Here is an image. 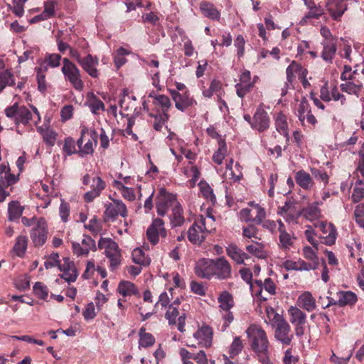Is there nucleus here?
Returning a JSON list of instances; mask_svg holds the SVG:
<instances>
[{
  "mask_svg": "<svg viewBox=\"0 0 364 364\" xmlns=\"http://www.w3.org/2000/svg\"><path fill=\"white\" fill-rule=\"evenodd\" d=\"M228 153V147L225 142V140H220L218 141V149L214 152L212 160L214 163L217 164L218 165H220L223 164V160L225 159V156H227Z\"/></svg>",
  "mask_w": 364,
  "mask_h": 364,
  "instance_id": "c9c22d12",
  "label": "nucleus"
},
{
  "mask_svg": "<svg viewBox=\"0 0 364 364\" xmlns=\"http://www.w3.org/2000/svg\"><path fill=\"white\" fill-rule=\"evenodd\" d=\"M155 343L154 336L147 333L144 328H141L139 331V348H149Z\"/></svg>",
  "mask_w": 364,
  "mask_h": 364,
  "instance_id": "72a5a7b5",
  "label": "nucleus"
},
{
  "mask_svg": "<svg viewBox=\"0 0 364 364\" xmlns=\"http://www.w3.org/2000/svg\"><path fill=\"white\" fill-rule=\"evenodd\" d=\"M296 183L304 190H311L314 186L311 176L304 170H300L295 173Z\"/></svg>",
  "mask_w": 364,
  "mask_h": 364,
  "instance_id": "bb28decb",
  "label": "nucleus"
},
{
  "mask_svg": "<svg viewBox=\"0 0 364 364\" xmlns=\"http://www.w3.org/2000/svg\"><path fill=\"white\" fill-rule=\"evenodd\" d=\"M275 127L277 131L281 134L284 135L286 138L287 142L289 140L288 123L287 116L282 113L279 112L275 118Z\"/></svg>",
  "mask_w": 364,
  "mask_h": 364,
  "instance_id": "c756f323",
  "label": "nucleus"
},
{
  "mask_svg": "<svg viewBox=\"0 0 364 364\" xmlns=\"http://www.w3.org/2000/svg\"><path fill=\"white\" fill-rule=\"evenodd\" d=\"M353 213L356 223L360 227L364 228V203L356 205Z\"/></svg>",
  "mask_w": 364,
  "mask_h": 364,
  "instance_id": "052dcab7",
  "label": "nucleus"
},
{
  "mask_svg": "<svg viewBox=\"0 0 364 364\" xmlns=\"http://www.w3.org/2000/svg\"><path fill=\"white\" fill-rule=\"evenodd\" d=\"M323 14V10L321 6L309 9V11L301 18L300 24L304 26L307 24L310 18L318 19Z\"/></svg>",
  "mask_w": 364,
  "mask_h": 364,
  "instance_id": "09e8293b",
  "label": "nucleus"
},
{
  "mask_svg": "<svg viewBox=\"0 0 364 364\" xmlns=\"http://www.w3.org/2000/svg\"><path fill=\"white\" fill-rule=\"evenodd\" d=\"M178 201L176 196L168 192L165 188L159 189L156 198V208L157 213L160 216H164L169 208H173Z\"/></svg>",
  "mask_w": 364,
  "mask_h": 364,
  "instance_id": "423d86ee",
  "label": "nucleus"
},
{
  "mask_svg": "<svg viewBox=\"0 0 364 364\" xmlns=\"http://www.w3.org/2000/svg\"><path fill=\"white\" fill-rule=\"evenodd\" d=\"M38 130L41 132L43 141L50 146H53L55 143L57 133L52 130L47 129L46 130H43L41 128H38Z\"/></svg>",
  "mask_w": 364,
  "mask_h": 364,
  "instance_id": "3c124183",
  "label": "nucleus"
},
{
  "mask_svg": "<svg viewBox=\"0 0 364 364\" xmlns=\"http://www.w3.org/2000/svg\"><path fill=\"white\" fill-rule=\"evenodd\" d=\"M149 115L154 119L153 122V127L156 131H161L165 122L169 119L168 114H161L158 109L157 112H150Z\"/></svg>",
  "mask_w": 364,
  "mask_h": 364,
  "instance_id": "e433bc0d",
  "label": "nucleus"
},
{
  "mask_svg": "<svg viewBox=\"0 0 364 364\" xmlns=\"http://www.w3.org/2000/svg\"><path fill=\"white\" fill-rule=\"evenodd\" d=\"M79 65L90 77L93 78L99 77L100 71L97 68L99 65V58L97 56L88 54L85 57H83V59H82Z\"/></svg>",
  "mask_w": 364,
  "mask_h": 364,
  "instance_id": "f3484780",
  "label": "nucleus"
},
{
  "mask_svg": "<svg viewBox=\"0 0 364 364\" xmlns=\"http://www.w3.org/2000/svg\"><path fill=\"white\" fill-rule=\"evenodd\" d=\"M48 230L44 218H39L31 232V238L35 247H42L46 242Z\"/></svg>",
  "mask_w": 364,
  "mask_h": 364,
  "instance_id": "6e6552de",
  "label": "nucleus"
},
{
  "mask_svg": "<svg viewBox=\"0 0 364 364\" xmlns=\"http://www.w3.org/2000/svg\"><path fill=\"white\" fill-rule=\"evenodd\" d=\"M154 108L151 112H157L158 109L161 114H168L171 106L170 99L164 95H159L153 100Z\"/></svg>",
  "mask_w": 364,
  "mask_h": 364,
  "instance_id": "cd10ccee",
  "label": "nucleus"
},
{
  "mask_svg": "<svg viewBox=\"0 0 364 364\" xmlns=\"http://www.w3.org/2000/svg\"><path fill=\"white\" fill-rule=\"evenodd\" d=\"M10 9L18 17H21L24 14L23 2L22 0H13V5Z\"/></svg>",
  "mask_w": 364,
  "mask_h": 364,
  "instance_id": "338daca9",
  "label": "nucleus"
},
{
  "mask_svg": "<svg viewBox=\"0 0 364 364\" xmlns=\"http://www.w3.org/2000/svg\"><path fill=\"white\" fill-rule=\"evenodd\" d=\"M351 198L354 203H358L364 198V184L361 180H358L356 182Z\"/></svg>",
  "mask_w": 364,
  "mask_h": 364,
  "instance_id": "8fccbe9b",
  "label": "nucleus"
},
{
  "mask_svg": "<svg viewBox=\"0 0 364 364\" xmlns=\"http://www.w3.org/2000/svg\"><path fill=\"white\" fill-rule=\"evenodd\" d=\"M98 247L100 249H105V250H119L118 245L111 238L101 237L98 242Z\"/></svg>",
  "mask_w": 364,
  "mask_h": 364,
  "instance_id": "6e6d98bb",
  "label": "nucleus"
},
{
  "mask_svg": "<svg viewBox=\"0 0 364 364\" xmlns=\"http://www.w3.org/2000/svg\"><path fill=\"white\" fill-rule=\"evenodd\" d=\"M132 259L133 262L139 266H148L151 262V258L146 252H132Z\"/></svg>",
  "mask_w": 364,
  "mask_h": 364,
  "instance_id": "49530a36",
  "label": "nucleus"
},
{
  "mask_svg": "<svg viewBox=\"0 0 364 364\" xmlns=\"http://www.w3.org/2000/svg\"><path fill=\"white\" fill-rule=\"evenodd\" d=\"M24 210V208L21 206L18 201H11L9 203L8 213L9 220L14 221L18 219Z\"/></svg>",
  "mask_w": 364,
  "mask_h": 364,
  "instance_id": "58836bf2",
  "label": "nucleus"
},
{
  "mask_svg": "<svg viewBox=\"0 0 364 364\" xmlns=\"http://www.w3.org/2000/svg\"><path fill=\"white\" fill-rule=\"evenodd\" d=\"M63 151L67 155L70 156L73 154H77L75 141L72 137H67L64 140V144L63 146Z\"/></svg>",
  "mask_w": 364,
  "mask_h": 364,
  "instance_id": "13d9d810",
  "label": "nucleus"
},
{
  "mask_svg": "<svg viewBox=\"0 0 364 364\" xmlns=\"http://www.w3.org/2000/svg\"><path fill=\"white\" fill-rule=\"evenodd\" d=\"M357 301L356 295L351 291L341 292L338 296V304L341 306H346L348 304H353Z\"/></svg>",
  "mask_w": 364,
  "mask_h": 364,
  "instance_id": "de8ad7c7",
  "label": "nucleus"
},
{
  "mask_svg": "<svg viewBox=\"0 0 364 364\" xmlns=\"http://www.w3.org/2000/svg\"><path fill=\"white\" fill-rule=\"evenodd\" d=\"M205 230H206L205 219L200 218L189 228L188 231V240L192 243L200 244L205 239Z\"/></svg>",
  "mask_w": 364,
  "mask_h": 364,
  "instance_id": "4468645a",
  "label": "nucleus"
},
{
  "mask_svg": "<svg viewBox=\"0 0 364 364\" xmlns=\"http://www.w3.org/2000/svg\"><path fill=\"white\" fill-rule=\"evenodd\" d=\"M61 71L65 80L77 91H82L84 89V82L81 79V73L77 65L67 58H63V67Z\"/></svg>",
  "mask_w": 364,
  "mask_h": 364,
  "instance_id": "7ed1b4c3",
  "label": "nucleus"
},
{
  "mask_svg": "<svg viewBox=\"0 0 364 364\" xmlns=\"http://www.w3.org/2000/svg\"><path fill=\"white\" fill-rule=\"evenodd\" d=\"M14 76L10 70H5L0 73V93L6 86H14Z\"/></svg>",
  "mask_w": 364,
  "mask_h": 364,
  "instance_id": "a19ab883",
  "label": "nucleus"
},
{
  "mask_svg": "<svg viewBox=\"0 0 364 364\" xmlns=\"http://www.w3.org/2000/svg\"><path fill=\"white\" fill-rule=\"evenodd\" d=\"M220 311H228L233 306V299L232 296L227 291H223L218 297Z\"/></svg>",
  "mask_w": 364,
  "mask_h": 364,
  "instance_id": "79ce46f5",
  "label": "nucleus"
},
{
  "mask_svg": "<svg viewBox=\"0 0 364 364\" xmlns=\"http://www.w3.org/2000/svg\"><path fill=\"white\" fill-rule=\"evenodd\" d=\"M91 188V191H87L84 195V200L87 203H91L99 197L102 191L106 188V183L100 177H94Z\"/></svg>",
  "mask_w": 364,
  "mask_h": 364,
  "instance_id": "6ab92c4d",
  "label": "nucleus"
},
{
  "mask_svg": "<svg viewBox=\"0 0 364 364\" xmlns=\"http://www.w3.org/2000/svg\"><path fill=\"white\" fill-rule=\"evenodd\" d=\"M246 333L251 342L252 350L257 355L264 359L267 356L269 341L265 331L258 325H250L246 330Z\"/></svg>",
  "mask_w": 364,
  "mask_h": 364,
  "instance_id": "f03ea898",
  "label": "nucleus"
},
{
  "mask_svg": "<svg viewBox=\"0 0 364 364\" xmlns=\"http://www.w3.org/2000/svg\"><path fill=\"white\" fill-rule=\"evenodd\" d=\"M322 204V201L309 203L306 207L301 210L302 217L311 222L319 219L321 216V210L318 206Z\"/></svg>",
  "mask_w": 364,
  "mask_h": 364,
  "instance_id": "412c9836",
  "label": "nucleus"
},
{
  "mask_svg": "<svg viewBox=\"0 0 364 364\" xmlns=\"http://www.w3.org/2000/svg\"><path fill=\"white\" fill-rule=\"evenodd\" d=\"M243 349V343L240 337L237 336L232 341L230 346V354L231 357L238 355Z\"/></svg>",
  "mask_w": 364,
  "mask_h": 364,
  "instance_id": "bf43d9fd",
  "label": "nucleus"
},
{
  "mask_svg": "<svg viewBox=\"0 0 364 364\" xmlns=\"http://www.w3.org/2000/svg\"><path fill=\"white\" fill-rule=\"evenodd\" d=\"M31 109L33 112L24 105L19 106L18 103H15L5 109V114L9 118L14 119L16 124L21 123L26 125L33 122L37 124L41 119L39 112L34 106H31Z\"/></svg>",
  "mask_w": 364,
  "mask_h": 364,
  "instance_id": "f257e3e1",
  "label": "nucleus"
},
{
  "mask_svg": "<svg viewBox=\"0 0 364 364\" xmlns=\"http://www.w3.org/2000/svg\"><path fill=\"white\" fill-rule=\"evenodd\" d=\"M311 173L315 179L321 181L323 182L324 185H327L328 183L329 176L324 170L311 168Z\"/></svg>",
  "mask_w": 364,
  "mask_h": 364,
  "instance_id": "e2e57ef3",
  "label": "nucleus"
},
{
  "mask_svg": "<svg viewBox=\"0 0 364 364\" xmlns=\"http://www.w3.org/2000/svg\"><path fill=\"white\" fill-rule=\"evenodd\" d=\"M228 255L237 264L250 265L254 262L253 257L249 252H228Z\"/></svg>",
  "mask_w": 364,
  "mask_h": 364,
  "instance_id": "2f4dec72",
  "label": "nucleus"
},
{
  "mask_svg": "<svg viewBox=\"0 0 364 364\" xmlns=\"http://www.w3.org/2000/svg\"><path fill=\"white\" fill-rule=\"evenodd\" d=\"M59 255L58 253H52L45 261L44 266L46 269L58 267L60 264Z\"/></svg>",
  "mask_w": 364,
  "mask_h": 364,
  "instance_id": "774afa93",
  "label": "nucleus"
},
{
  "mask_svg": "<svg viewBox=\"0 0 364 364\" xmlns=\"http://www.w3.org/2000/svg\"><path fill=\"white\" fill-rule=\"evenodd\" d=\"M296 304L299 308H302L309 312L313 311L316 308V299L309 291H304L300 294Z\"/></svg>",
  "mask_w": 364,
  "mask_h": 364,
  "instance_id": "b1692460",
  "label": "nucleus"
},
{
  "mask_svg": "<svg viewBox=\"0 0 364 364\" xmlns=\"http://www.w3.org/2000/svg\"><path fill=\"white\" fill-rule=\"evenodd\" d=\"M169 93L175 102L176 109L181 112H184L188 107L197 105V102L191 96L188 90L178 92L175 90H169Z\"/></svg>",
  "mask_w": 364,
  "mask_h": 364,
  "instance_id": "9d476101",
  "label": "nucleus"
},
{
  "mask_svg": "<svg viewBox=\"0 0 364 364\" xmlns=\"http://www.w3.org/2000/svg\"><path fill=\"white\" fill-rule=\"evenodd\" d=\"M35 295L43 300H46L48 296V289L46 285L42 282H36L33 287Z\"/></svg>",
  "mask_w": 364,
  "mask_h": 364,
  "instance_id": "603ef678",
  "label": "nucleus"
},
{
  "mask_svg": "<svg viewBox=\"0 0 364 364\" xmlns=\"http://www.w3.org/2000/svg\"><path fill=\"white\" fill-rule=\"evenodd\" d=\"M348 0H328L326 8L330 15L335 21H339L344 12L347 10Z\"/></svg>",
  "mask_w": 364,
  "mask_h": 364,
  "instance_id": "a211bd4d",
  "label": "nucleus"
},
{
  "mask_svg": "<svg viewBox=\"0 0 364 364\" xmlns=\"http://www.w3.org/2000/svg\"><path fill=\"white\" fill-rule=\"evenodd\" d=\"M193 337L201 347L210 348L212 346L213 331L209 326H205L198 328Z\"/></svg>",
  "mask_w": 364,
  "mask_h": 364,
  "instance_id": "aec40b11",
  "label": "nucleus"
},
{
  "mask_svg": "<svg viewBox=\"0 0 364 364\" xmlns=\"http://www.w3.org/2000/svg\"><path fill=\"white\" fill-rule=\"evenodd\" d=\"M232 269L224 257L213 259V277L219 279H226L231 277Z\"/></svg>",
  "mask_w": 364,
  "mask_h": 364,
  "instance_id": "2eb2a0df",
  "label": "nucleus"
},
{
  "mask_svg": "<svg viewBox=\"0 0 364 364\" xmlns=\"http://www.w3.org/2000/svg\"><path fill=\"white\" fill-rule=\"evenodd\" d=\"M234 45L237 48V55L242 58L245 54V40L242 35H237L235 39Z\"/></svg>",
  "mask_w": 364,
  "mask_h": 364,
  "instance_id": "69168bd1",
  "label": "nucleus"
},
{
  "mask_svg": "<svg viewBox=\"0 0 364 364\" xmlns=\"http://www.w3.org/2000/svg\"><path fill=\"white\" fill-rule=\"evenodd\" d=\"M316 227L321 232L318 236L320 243L328 246L335 243L337 237V231L332 223L321 221L319 222Z\"/></svg>",
  "mask_w": 364,
  "mask_h": 364,
  "instance_id": "1a4fd4ad",
  "label": "nucleus"
},
{
  "mask_svg": "<svg viewBox=\"0 0 364 364\" xmlns=\"http://www.w3.org/2000/svg\"><path fill=\"white\" fill-rule=\"evenodd\" d=\"M340 85L341 90L349 95L359 96L363 90V83L360 80H347Z\"/></svg>",
  "mask_w": 364,
  "mask_h": 364,
  "instance_id": "c85d7f7f",
  "label": "nucleus"
},
{
  "mask_svg": "<svg viewBox=\"0 0 364 364\" xmlns=\"http://www.w3.org/2000/svg\"><path fill=\"white\" fill-rule=\"evenodd\" d=\"M278 223H279L278 230L280 232L279 242H280L282 247H284L285 249H289L293 244V238L291 237V235L289 233H287L285 231L284 223L281 220H279Z\"/></svg>",
  "mask_w": 364,
  "mask_h": 364,
  "instance_id": "ea45409f",
  "label": "nucleus"
},
{
  "mask_svg": "<svg viewBox=\"0 0 364 364\" xmlns=\"http://www.w3.org/2000/svg\"><path fill=\"white\" fill-rule=\"evenodd\" d=\"M254 87V83H237L235 86L236 94L240 98H244L253 90Z\"/></svg>",
  "mask_w": 364,
  "mask_h": 364,
  "instance_id": "864d4df0",
  "label": "nucleus"
},
{
  "mask_svg": "<svg viewBox=\"0 0 364 364\" xmlns=\"http://www.w3.org/2000/svg\"><path fill=\"white\" fill-rule=\"evenodd\" d=\"M117 291L124 297L139 296V291L137 287L133 282L127 280L119 282Z\"/></svg>",
  "mask_w": 364,
  "mask_h": 364,
  "instance_id": "a878e982",
  "label": "nucleus"
},
{
  "mask_svg": "<svg viewBox=\"0 0 364 364\" xmlns=\"http://www.w3.org/2000/svg\"><path fill=\"white\" fill-rule=\"evenodd\" d=\"M194 269L198 277L210 279L213 277V259L203 258L198 260Z\"/></svg>",
  "mask_w": 364,
  "mask_h": 364,
  "instance_id": "dca6fc26",
  "label": "nucleus"
},
{
  "mask_svg": "<svg viewBox=\"0 0 364 364\" xmlns=\"http://www.w3.org/2000/svg\"><path fill=\"white\" fill-rule=\"evenodd\" d=\"M255 284L259 288V291H255V294L257 296H259L262 299L267 300V297L262 296L263 289H264L269 295H273L275 294V284L271 279H266L264 283H262V281L256 280Z\"/></svg>",
  "mask_w": 364,
  "mask_h": 364,
  "instance_id": "473e14b6",
  "label": "nucleus"
},
{
  "mask_svg": "<svg viewBox=\"0 0 364 364\" xmlns=\"http://www.w3.org/2000/svg\"><path fill=\"white\" fill-rule=\"evenodd\" d=\"M106 256L109 260L111 270L114 271L121 263L122 256L120 252H106Z\"/></svg>",
  "mask_w": 364,
  "mask_h": 364,
  "instance_id": "5fc2aeb1",
  "label": "nucleus"
},
{
  "mask_svg": "<svg viewBox=\"0 0 364 364\" xmlns=\"http://www.w3.org/2000/svg\"><path fill=\"white\" fill-rule=\"evenodd\" d=\"M221 89L220 82L216 80H213L211 81L210 86L208 89L204 90L203 91V95L205 97H211L213 95V93L218 92Z\"/></svg>",
  "mask_w": 364,
  "mask_h": 364,
  "instance_id": "0e129e2a",
  "label": "nucleus"
},
{
  "mask_svg": "<svg viewBox=\"0 0 364 364\" xmlns=\"http://www.w3.org/2000/svg\"><path fill=\"white\" fill-rule=\"evenodd\" d=\"M165 318L168 320L169 325L177 324V328L180 332L185 331L186 316L184 313L180 315L177 306L169 305L165 314Z\"/></svg>",
  "mask_w": 364,
  "mask_h": 364,
  "instance_id": "ddd939ff",
  "label": "nucleus"
},
{
  "mask_svg": "<svg viewBox=\"0 0 364 364\" xmlns=\"http://www.w3.org/2000/svg\"><path fill=\"white\" fill-rule=\"evenodd\" d=\"M166 233L163 220L156 218L147 228L146 237L153 245H155L159 242V237H165Z\"/></svg>",
  "mask_w": 364,
  "mask_h": 364,
  "instance_id": "9b49d317",
  "label": "nucleus"
},
{
  "mask_svg": "<svg viewBox=\"0 0 364 364\" xmlns=\"http://www.w3.org/2000/svg\"><path fill=\"white\" fill-rule=\"evenodd\" d=\"M290 323L294 326V333L297 337L304 334L306 323V314L296 306H290L287 309Z\"/></svg>",
  "mask_w": 364,
  "mask_h": 364,
  "instance_id": "39448f33",
  "label": "nucleus"
},
{
  "mask_svg": "<svg viewBox=\"0 0 364 364\" xmlns=\"http://www.w3.org/2000/svg\"><path fill=\"white\" fill-rule=\"evenodd\" d=\"M109 199L111 202L105 204V211L102 215L104 223H114L119 216L126 218L128 215L126 205L121 200L113 199L111 197Z\"/></svg>",
  "mask_w": 364,
  "mask_h": 364,
  "instance_id": "20e7f679",
  "label": "nucleus"
},
{
  "mask_svg": "<svg viewBox=\"0 0 364 364\" xmlns=\"http://www.w3.org/2000/svg\"><path fill=\"white\" fill-rule=\"evenodd\" d=\"M199 9L202 14L213 21H219L220 12L215 6L209 1H202L199 4Z\"/></svg>",
  "mask_w": 364,
  "mask_h": 364,
  "instance_id": "5701e85b",
  "label": "nucleus"
},
{
  "mask_svg": "<svg viewBox=\"0 0 364 364\" xmlns=\"http://www.w3.org/2000/svg\"><path fill=\"white\" fill-rule=\"evenodd\" d=\"M271 120L267 112L261 106L258 107L253 114L252 129L264 132L269 128Z\"/></svg>",
  "mask_w": 364,
  "mask_h": 364,
  "instance_id": "f8f14e48",
  "label": "nucleus"
},
{
  "mask_svg": "<svg viewBox=\"0 0 364 364\" xmlns=\"http://www.w3.org/2000/svg\"><path fill=\"white\" fill-rule=\"evenodd\" d=\"M323 49L321 58L327 63H332L337 51L336 41H322L321 43Z\"/></svg>",
  "mask_w": 364,
  "mask_h": 364,
  "instance_id": "393cba45",
  "label": "nucleus"
},
{
  "mask_svg": "<svg viewBox=\"0 0 364 364\" xmlns=\"http://www.w3.org/2000/svg\"><path fill=\"white\" fill-rule=\"evenodd\" d=\"M277 317L274 337L283 345L289 346L294 338V334L291 333L290 325L283 317L278 314H277Z\"/></svg>",
  "mask_w": 364,
  "mask_h": 364,
  "instance_id": "0eeeda50",
  "label": "nucleus"
},
{
  "mask_svg": "<svg viewBox=\"0 0 364 364\" xmlns=\"http://www.w3.org/2000/svg\"><path fill=\"white\" fill-rule=\"evenodd\" d=\"M284 267L287 270L309 271L315 269V264H306L304 261L294 262L287 260L284 263Z\"/></svg>",
  "mask_w": 364,
  "mask_h": 364,
  "instance_id": "f704fd0d",
  "label": "nucleus"
},
{
  "mask_svg": "<svg viewBox=\"0 0 364 364\" xmlns=\"http://www.w3.org/2000/svg\"><path fill=\"white\" fill-rule=\"evenodd\" d=\"M301 216H302L301 210H297L296 206H294L288 213L284 214L283 217L287 223L297 224Z\"/></svg>",
  "mask_w": 364,
  "mask_h": 364,
  "instance_id": "4d7b16f0",
  "label": "nucleus"
},
{
  "mask_svg": "<svg viewBox=\"0 0 364 364\" xmlns=\"http://www.w3.org/2000/svg\"><path fill=\"white\" fill-rule=\"evenodd\" d=\"M250 205L252 207L253 210V223L257 225L261 224L266 217V212L264 208L261 207L259 204L255 203L254 202H251Z\"/></svg>",
  "mask_w": 364,
  "mask_h": 364,
  "instance_id": "c03bdc74",
  "label": "nucleus"
},
{
  "mask_svg": "<svg viewBox=\"0 0 364 364\" xmlns=\"http://www.w3.org/2000/svg\"><path fill=\"white\" fill-rule=\"evenodd\" d=\"M87 136V141L83 146V148L77 151L78 155L81 157L92 154L94 152V147L97 144L98 134L95 130H90Z\"/></svg>",
  "mask_w": 364,
  "mask_h": 364,
  "instance_id": "4be33fe9",
  "label": "nucleus"
},
{
  "mask_svg": "<svg viewBox=\"0 0 364 364\" xmlns=\"http://www.w3.org/2000/svg\"><path fill=\"white\" fill-rule=\"evenodd\" d=\"M199 186L203 196L208 201H210L213 205H214L216 203V197L213 193V188L208 183L203 181L199 183Z\"/></svg>",
  "mask_w": 364,
  "mask_h": 364,
  "instance_id": "a18cd8bd",
  "label": "nucleus"
},
{
  "mask_svg": "<svg viewBox=\"0 0 364 364\" xmlns=\"http://www.w3.org/2000/svg\"><path fill=\"white\" fill-rule=\"evenodd\" d=\"M62 57L58 53H47L45 57V62L47 65L51 68H57L60 65Z\"/></svg>",
  "mask_w": 364,
  "mask_h": 364,
  "instance_id": "680f3d73",
  "label": "nucleus"
},
{
  "mask_svg": "<svg viewBox=\"0 0 364 364\" xmlns=\"http://www.w3.org/2000/svg\"><path fill=\"white\" fill-rule=\"evenodd\" d=\"M87 104L91 112L95 114H98L100 111H104L105 109L103 102L93 92L87 93Z\"/></svg>",
  "mask_w": 364,
  "mask_h": 364,
  "instance_id": "7c9ffc66",
  "label": "nucleus"
},
{
  "mask_svg": "<svg viewBox=\"0 0 364 364\" xmlns=\"http://www.w3.org/2000/svg\"><path fill=\"white\" fill-rule=\"evenodd\" d=\"M136 100L134 96L124 94L119 101V105L124 111H132L136 109Z\"/></svg>",
  "mask_w": 364,
  "mask_h": 364,
  "instance_id": "37998d69",
  "label": "nucleus"
},
{
  "mask_svg": "<svg viewBox=\"0 0 364 364\" xmlns=\"http://www.w3.org/2000/svg\"><path fill=\"white\" fill-rule=\"evenodd\" d=\"M172 213L169 218L171 223L173 226H181L184 223V218L183 215V209L180 203H177L171 209Z\"/></svg>",
  "mask_w": 364,
  "mask_h": 364,
  "instance_id": "4c0bfd02",
  "label": "nucleus"
}]
</instances>
